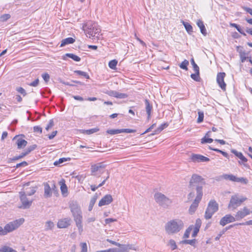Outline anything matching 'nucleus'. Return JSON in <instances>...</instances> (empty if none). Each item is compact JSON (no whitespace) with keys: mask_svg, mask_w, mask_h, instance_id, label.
I'll return each instance as SVG.
<instances>
[{"mask_svg":"<svg viewBox=\"0 0 252 252\" xmlns=\"http://www.w3.org/2000/svg\"><path fill=\"white\" fill-rule=\"evenodd\" d=\"M181 22L184 26L187 32L189 34H191L193 32L192 26L189 23L185 22L184 21H182Z\"/></svg>","mask_w":252,"mask_h":252,"instance_id":"c756f323","label":"nucleus"},{"mask_svg":"<svg viewBox=\"0 0 252 252\" xmlns=\"http://www.w3.org/2000/svg\"><path fill=\"white\" fill-rule=\"evenodd\" d=\"M10 18V15L8 14H5L0 17L1 22H5Z\"/></svg>","mask_w":252,"mask_h":252,"instance_id":"de8ad7c7","label":"nucleus"},{"mask_svg":"<svg viewBox=\"0 0 252 252\" xmlns=\"http://www.w3.org/2000/svg\"><path fill=\"white\" fill-rule=\"evenodd\" d=\"M198 118L197 119V123H200L202 122H203V121L204 113L203 112L199 111L198 112Z\"/></svg>","mask_w":252,"mask_h":252,"instance_id":"a18cd8bd","label":"nucleus"},{"mask_svg":"<svg viewBox=\"0 0 252 252\" xmlns=\"http://www.w3.org/2000/svg\"><path fill=\"white\" fill-rule=\"evenodd\" d=\"M118 61L116 60H113L109 62L108 63L109 67L112 69H115L116 68V65L117 64Z\"/></svg>","mask_w":252,"mask_h":252,"instance_id":"58836bf2","label":"nucleus"},{"mask_svg":"<svg viewBox=\"0 0 252 252\" xmlns=\"http://www.w3.org/2000/svg\"><path fill=\"white\" fill-rule=\"evenodd\" d=\"M107 177L102 181V182L98 185L99 188L102 186L105 183L106 181L108 180V179L109 178V172L107 171Z\"/></svg>","mask_w":252,"mask_h":252,"instance_id":"0e129e2a","label":"nucleus"},{"mask_svg":"<svg viewBox=\"0 0 252 252\" xmlns=\"http://www.w3.org/2000/svg\"><path fill=\"white\" fill-rule=\"evenodd\" d=\"M55 224L52 221L49 220L45 222V229L46 230H52L54 227Z\"/></svg>","mask_w":252,"mask_h":252,"instance_id":"2f4dec72","label":"nucleus"},{"mask_svg":"<svg viewBox=\"0 0 252 252\" xmlns=\"http://www.w3.org/2000/svg\"><path fill=\"white\" fill-rule=\"evenodd\" d=\"M69 208L72 213L74 220L78 228L79 233L81 234L83 231L82 211L79 205L76 202L72 201L69 204Z\"/></svg>","mask_w":252,"mask_h":252,"instance_id":"f03ea898","label":"nucleus"},{"mask_svg":"<svg viewBox=\"0 0 252 252\" xmlns=\"http://www.w3.org/2000/svg\"><path fill=\"white\" fill-rule=\"evenodd\" d=\"M145 102L146 105V111L147 112V114H148V119L149 120L150 118L151 110L152 109L153 107L152 105L150 104L149 101L148 100L146 99Z\"/></svg>","mask_w":252,"mask_h":252,"instance_id":"b1692460","label":"nucleus"},{"mask_svg":"<svg viewBox=\"0 0 252 252\" xmlns=\"http://www.w3.org/2000/svg\"><path fill=\"white\" fill-rule=\"evenodd\" d=\"M113 201V198L111 195L106 194L99 201L98 206L101 207L108 205Z\"/></svg>","mask_w":252,"mask_h":252,"instance_id":"a211bd4d","label":"nucleus"},{"mask_svg":"<svg viewBox=\"0 0 252 252\" xmlns=\"http://www.w3.org/2000/svg\"><path fill=\"white\" fill-rule=\"evenodd\" d=\"M196 24L198 26V27L200 28L201 33L204 36H206L207 35V32L205 27L202 21H201V20H198L196 22Z\"/></svg>","mask_w":252,"mask_h":252,"instance_id":"5701e85b","label":"nucleus"},{"mask_svg":"<svg viewBox=\"0 0 252 252\" xmlns=\"http://www.w3.org/2000/svg\"><path fill=\"white\" fill-rule=\"evenodd\" d=\"M195 195H196V196H195V198L194 200V201L191 204V205H190V206L189 209V213L190 215H192L194 213V212H195V211L196 210V209L198 206V204H199V202L201 200L203 195H202V193H201L200 189H197V194H195Z\"/></svg>","mask_w":252,"mask_h":252,"instance_id":"9b49d317","label":"nucleus"},{"mask_svg":"<svg viewBox=\"0 0 252 252\" xmlns=\"http://www.w3.org/2000/svg\"><path fill=\"white\" fill-rule=\"evenodd\" d=\"M69 160H70V158H61L58 160L55 161L54 164L56 166H60V164H62V163L67 161Z\"/></svg>","mask_w":252,"mask_h":252,"instance_id":"c9c22d12","label":"nucleus"},{"mask_svg":"<svg viewBox=\"0 0 252 252\" xmlns=\"http://www.w3.org/2000/svg\"><path fill=\"white\" fill-rule=\"evenodd\" d=\"M75 42V39L72 37H68L63 39L61 43V47H63L65 45L71 44Z\"/></svg>","mask_w":252,"mask_h":252,"instance_id":"393cba45","label":"nucleus"},{"mask_svg":"<svg viewBox=\"0 0 252 252\" xmlns=\"http://www.w3.org/2000/svg\"><path fill=\"white\" fill-rule=\"evenodd\" d=\"M36 189H37V187L36 186L32 187L30 188V190L29 191H26V194L28 195H30V196L32 195L33 194H34V193L36 192Z\"/></svg>","mask_w":252,"mask_h":252,"instance_id":"37998d69","label":"nucleus"},{"mask_svg":"<svg viewBox=\"0 0 252 252\" xmlns=\"http://www.w3.org/2000/svg\"><path fill=\"white\" fill-rule=\"evenodd\" d=\"M19 195L22 203V205L19 208L23 209L29 208L32 204V200L28 199L27 197V194L24 191L20 192Z\"/></svg>","mask_w":252,"mask_h":252,"instance_id":"f8f14e48","label":"nucleus"},{"mask_svg":"<svg viewBox=\"0 0 252 252\" xmlns=\"http://www.w3.org/2000/svg\"><path fill=\"white\" fill-rule=\"evenodd\" d=\"M201 220L200 219H197L196 220V222H195V224L193 225H191L190 226H192V228L193 227H195V228H197L198 229H200V226L201 225Z\"/></svg>","mask_w":252,"mask_h":252,"instance_id":"09e8293b","label":"nucleus"},{"mask_svg":"<svg viewBox=\"0 0 252 252\" xmlns=\"http://www.w3.org/2000/svg\"><path fill=\"white\" fill-rule=\"evenodd\" d=\"M86 177V176L85 174H82V175H78V176H76L75 178L76 179H77V180L79 182L82 183Z\"/></svg>","mask_w":252,"mask_h":252,"instance_id":"864d4df0","label":"nucleus"},{"mask_svg":"<svg viewBox=\"0 0 252 252\" xmlns=\"http://www.w3.org/2000/svg\"><path fill=\"white\" fill-rule=\"evenodd\" d=\"M190 159L194 162H207L210 160L207 157L201 155L192 154L190 156Z\"/></svg>","mask_w":252,"mask_h":252,"instance_id":"2eb2a0df","label":"nucleus"},{"mask_svg":"<svg viewBox=\"0 0 252 252\" xmlns=\"http://www.w3.org/2000/svg\"><path fill=\"white\" fill-rule=\"evenodd\" d=\"M107 133L111 135H114L122 133L121 129H109L107 130Z\"/></svg>","mask_w":252,"mask_h":252,"instance_id":"79ce46f5","label":"nucleus"},{"mask_svg":"<svg viewBox=\"0 0 252 252\" xmlns=\"http://www.w3.org/2000/svg\"><path fill=\"white\" fill-rule=\"evenodd\" d=\"M250 210L247 207H244L236 213L235 217L236 220H240L250 215Z\"/></svg>","mask_w":252,"mask_h":252,"instance_id":"ddd939ff","label":"nucleus"},{"mask_svg":"<svg viewBox=\"0 0 252 252\" xmlns=\"http://www.w3.org/2000/svg\"><path fill=\"white\" fill-rule=\"evenodd\" d=\"M44 197L45 198L51 197L53 192L57 191L56 187L54 183L49 184V183H44Z\"/></svg>","mask_w":252,"mask_h":252,"instance_id":"1a4fd4ad","label":"nucleus"},{"mask_svg":"<svg viewBox=\"0 0 252 252\" xmlns=\"http://www.w3.org/2000/svg\"><path fill=\"white\" fill-rule=\"evenodd\" d=\"M116 221H117L116 219H113V218H108V219H106L105 220V222L106 224H108L111 222H113Z\"/></svg>","mask_w":252,"mask_h":252,"instance_id":"69168bd1","label":"nucleus"},{"mask_svg":"<svg viewBox=\"0 0 252 252\" xmlns=\"http://www.w3.org/2000/svg\"><path fill=\"white\" fill-rule=\"evenodd\" d=\"M218 209L219 205L216 201L214 200L210 201L205 211V218L207 220L211 219L213 214L218 210Z\"/></svg>","mask_w":252,"mask_h":252,"instance_id":"6e6552de","label":"nucleus"},{"mask_svg":"<svg viewBox=\"0 0 252 252\" xmlns=\"http://www.w3.org/2000/svg\"><path fill=\"white\" fill-rule=\"evenodd\" d=\"M42 77L43 79H44V80L46 82H48L49 79H50V76H49V75L48 73H46L43 74L42 75Z\"/></svg>","mask_w":252,"mask_h":252,"instance_id":"bf43d9fd","label":"nucleus"},{"mask_svg":"<svg viewBox=\"0 0 252 252\" xmlns=\"http://www.w3.org/2000/svg\"><path fill=\"white\" fill-rule=\"evenodd\" d=\"M74 73L77 74L79 75L84 76L87 79L90 78L89 75L85 72L81 70H75L74 71Z\"/></svg>","mask_w":252,"mask_h":252,"instance_id":"a19ab883","label":"nucleus"},{"mask_svg":"<svg viewBox=\"0 0 252 252\" xmlns=\"http://www.w3.org/2000/svg\"><path fill=\"white\" fill-rule=\"evenodd\" d=\"M240 58H241V62L242 63H244L245 62V61L246 60V57L245 53L244 52H240Z\"/></svg>","mask_w":252,"mask_h":252,"instance_id":"13d9d810","label":"nucleus"},{"mask_svg":"<svg viewBox=\"0 0 252 252\" xmlns=\"http://www.w3.org/2000/svg\"><path fill=\"white\" fill-rule=\"evenodd\" d=\"M54 126V122L53 120L51 119L50 120L49 124H48L47 126L46 127L45 129L47 131L49 130L50 129H51Z\"/></svg>","mask_w":252,"mask_h":252,"instance_id":"4d7b16f0","label":"nucleus"},{"mask_svg":"<svg viewBox=\"0 0 252 252\" xmlns=\"http://www.w3.org/2000/svg\"><path fill=\"white\" fill-rule=\"evenodd\" d=\"M192 230H193V232L192 234V237H195L199 231V229H198V228H195V227H193V229Z\"/></svg>","mask_w":252,"mask_h":252,"instance_id":"680f3d73","label":"nucleus"},{"mask_svg":"<svg viewBox=\"0 0 252 252\" xmlns=\"http://www.w3.org/2000/svg\"><path fill=\"white\" fill-rule=\"evenodd\" d=\"M168 125L167 123H164L161 125L155 131V132L152 133V135H153L156 134H158L160 133L162 130L168 126Z\"/></svg>","mask_w":252,"mask_h":252,"instance_id":"7c9ffc66","label":"nucleus"},{"mask_svg":"<svg viewBox=\"0 0 252 252\" xmlns=\"http://www.w3.org/2000/svg\"><path fill=\"white\" fill-rule=\"evenodd\" d=\"M205 184V181L201 176L196 174L192 176L189 181V188L190 189V192L188 194V199L191 200L197 194V189H200L202 195H203V185Z\"/></svg>","mask_w":252,"mask_h":252,"instance_id":"f257e3e1","label":"nucleus"},{"mask_svg":"<svg viewBox=\"0 0 252 252\" xmlns=\"http://www.w3.org/2000/svg\"><path fill=\"white\" fill-rule=\"evenodd\" d=\"M192 230V226H189L185 231L183 236L184 238H188L189 237L191 231Z\"/></svg>","mask_w":252,"mask_h":252,"instance_id":"ea45409f","label":"nucleus"},{"mask_svg":"<svg viewBox=\"0 0 252 252\" xmlns=\"http://www.w3.org/2000/svg\"><path fill=\"white\" fill-rule=\"evenodd\" d=\"M122 133L126 132V133H133L135 131V130L129 129V128H125L121 129Z\"/></svg>","mask_w":252,"mask_h":252,"instance_id":"052dcab7","label":"nucleus"},{"mask_svg":"<svg viewBox=\"0 0 252 252\" xmlns=\"http://www.w3.org/2000/svg\"><path fill=\"white\" fill-rule=\"evenodd\" d=\"M209 148L213 151H216V152L221 153L224 157H225L226 158H228V155L226 152H224L222 151H221V150L217 149L211 148L210 147H209Z\"/></svg>","mask_w":252,"mask_h":252,"instance_id":"3c124183","label":"nucleus"},{"mask_svg":"<svg viewBox=\"0 0 252 252\" xmlns=\"http://www.w3.org/2000/svg\"><path fill=\"white\" fill-rule=\"evenodd\" d=\"M184 226V222L181 220L174 219L168 221L165 224L164 228L167 234L172 235L180 232Z\"/></svg>","mask_w":252,"mask_h":252,"instance_id":"7ed1b4c3","label":"nucleus"},{"mask_svg":"<svg viewBox=\"0 0 252 252\" xmlns=\"http://www.w3.org/2000/svg\"><path fill=\"white\" fill-rule=\"evenodd\" d=\"M38 83L39 80L38 79H36L35 81L29 84V85L32 87H36L38 85Z\"/></svg>","mask_w":252,"mask_h":252,"instance_id":"338daca9","label":"nucleus"},{"mask_svg":"<svg viewBox=\"0 0 252 252\" xmlns=\"http://www.w3.org/2000/svg\"><path fill=\"white\" fill-rule=\"evenodd\" d=\"M35 148V145H33L32 146H31L29 147L26 151V152L27 153V154H29L31 151L33 150Z\"/></svg>","mask_w":252,"mask_h":252,"instance_id":"774afa93","label":"nucleus"},{"mask_svg":"<svg viewBox=\"0 0 252 252\" xmlns=\"http://www.w3.org/2000/svg\"><path fill=\"white\" fill-rule=\"evenodd\" d=\"M236 182H240V183H242L244 184H247L248 183V180L247 179L245 178H243V177H241V178H238V177H237L236 178Z\"/></svg>","mask_w":252,"mask_h":252,"instance_id":"49530a36","label":"nucleus"},{"mask_svg":"<svg viewBox=\"0 0 252 252\" xmlns=\"http://www.w3.org/2000/svg\"><path fill=\"white\" fill-rule=\"evenodd\" d=\"M16 91L20 93L21 94H23V96H25L27 94L26 92V91L24 89H23V88L22 87H18L16 88Z\"/></svg>","mask_w":252,"mask_h":252,"instance_id":"6e6d98bb","label":"nucleus"},{"mask_svg":"<svg viewBox=\"0 0 252 252\" xmlns=\"http://www.w3.org/2000/svg\"><path fill=\"white\" fill-rule=\"evenodd\" d=\"M167 245L170 247L172 250H174L177 248V246L175 241L173 239H170L167 244Z\"/></svg>","mask_w":252,"mask_h":252,"instance_id":"f704fd0d","label":"nucleus"},{"mask_svg":"<svg viewBox=\"0 0 252 252\" xmlns=\"http://www.w3.org/2000/svg\"><path fill=\"white\" fill-rule=\"evenodd\" d=\"M15 139H17L16 144L18 149H22L27 144V141L21 138H19L18 136H16L14 137L13 140Z\"/></svg>","mask_w":252,"mask_h":252,"instance_id":"412c9836","label":"nucleus"},{"mask_svg":"<svg viewBox=\"0 0 252 252\" xmlns=\"http://www.w3.org/2000/svg\"><path fill=\"white\" fill-rule=\"evenodd\" d=\"M223 177L225 180H228L233 182H236V181L237 177L232 174H224Z\"/></svg>","mask_w":252,"mask_h":252,"instance_id":"72a5a7b5","label":"nucleus"},{"mask_svg":"<svg viewBox=\"0 0 252 252\" xmlns=\"http://www.w3.org/2000/svg\"><path fill=\"white\" fill-rule=\"evenodd\" d=\"M236 220L235 217L230 214L226 215L220 220V225L224 226L228 223L232 222Z\"/></svg>","mask_w":252,"mask_h":252,"instance_id":"f3484780","label":"nucleus"},{"mask_svg":"<svg viewBox=\"0 0 252 252\" xmlns=\"http://www.w3.org/2000/svg\"><path fill=\"white\" fill-rule=\"evenodd\" d=\"M231 152L240 158L243 162H246L247 161V158L243 156L242 153L239 152L235 150H232Z\"/></svg>","mask_w":252,"mask_h":252,"instance_id":"bb28decb","label":"nucleus"},{"mask_svg":"<svg viewBox=\"0 0 252 252\" xmlns=\"http://www.w3.org/2000/svg\"><path fill=\"white\" fill-rule=\"evenodd\" d=\"M98 130H99V129L97 127H95V128H92L90 129H88V130H84V129L80 130V131L82 133L90 135L94 133L97 132Z\"/></svg>","mask_w":252,"mask_h":252,"instance_id":"cd10ccee","label":"nucleus"},{"mask_svg":"<svg viewBox=\"0 0 252 252\" xmlns=\"http://www.w3.org/2000/svg\"><path fill=\"white\" fill-rule=\"evenodd\" d=\"M34 132H37L40 133H42V128L40 126H35L33 127Z\"/></svg>","mask_w":252,"mask_h":252,"instance_id":"e2e57ef3","label":"nucleus"},{"mask_svg":"<svg viewBox=\"0 0 252 252\" xmlns=\"http://www.w3.org/2000/svg\"><path fill=\"white\" fill-rule=\"evenodd\" d=\"M156 202L164 208H168L172 203L171 199L161 192H157L154 195Z\"/></svg>","mask_w":252,"mask_h":252,"instance_id":"39448f33","label":"nucleus"},{"mask_svg":"<svg viewBox=\"0 0 252 252\" xmlns=\"http://www.w3.org/2000/svg\"><path fill=\"white\" fill-rule=\"evenodd\" d=\"M225 73L224 72H220L218 74L217 77V82L221 89L225 91L226 90V84L224 81Z\"/></svg>","mask_w":252,"mask_h":252,"instance_id":"4468645a","label":"nucleus"},{"mask_svg":"<svg viewBox=\"0 0 252 252\" xmlns=\"http://www.w3.org/2000/svg\"><path fill=\"white\" fill-rule=\"evenodd\" d=\"M0 252H17L16 250L13 249L6 245H4L0 248Z\"/></svg>","mask_w":252,"mask_h":252,"instance_id":"c85d7f7f","label":"nucleus"},{"mask_svg":"<svg viewBox=\"0 0 252 252\" xmlns=\"http://www.w3.org/2000/svg\"><path fill=\"white\" fill-rule=\"evenodd\" d=\"M118 252H128L130 250H136L134 246L132 244H121L119 243L118 246Z\"/></svg>","mask_w":252,"mask_h":252,"instance_id":"6ab92c4d","label":"nucleus"},{"mask_svg":"<svg viewBox=\"0 0 252 252\" xmlns=\"http://www.w3.org/2000/svg\"><path fill=\"white\" fill-rule=\"evenodd\" d=\"M66 57H68L76 62H79L81 60L80 58L74 54L71 53H67L65 54Z\"/></svg>","mask_w":252,"mask_h":252,"instance_id":"e433bc0d","label":"nucleus"},{"mask_svg":"<svg viewBox=\"0 0 252 252\" xmlns=\"http://www.w3.org/2000/svg\"><path fill=\"white\" fill-rule=\"evenodd\" d=\"M98 196L97 194H95L92 198L90 202L89 206L88 207V210L89 211H91L93 209V208L97 200Z\"/></svg>","mask_w":252,"mask_h":252,"instance_id":"a878e982","label":"nucleus"},{"mask_svg":"<svg viewBox=\"0 0 252 252\" xmlns=\"http://www.w3.org/2000/svg\"><path fill=\"white\" fill-rule=\"evenodd\" d=\"M213 140L212 138H210L209 137H204L201 139V143H212L213 142Z\"/></svg>","mask_w":252,"mask_h":252,"instance_id":"603ef678","label":"nucleus"},{"mask_svg":"<svg viewBox=\"0 0 252 252\" xmlns=\"http://www.w3.org/2000/svg\"><path fill=\"white\" fill-rule=\"evenodd\" d=\"M59 184L61 186V190L62 193V195L63 196H66L67 195V188L65 183V181L64 179H62L59 182Z\"/></svg>","mask_w":252,"mask_h":252,"instance_id":"4be33fe9","label":"nucleus"},{"mask_svg":"<svg viewBox=\"0 0 252 252\" xmlns=\"http://www.w3.org/2000/svg\"><path fill=\"white\" fill-rule=\"evenodd\" d=\"M105 167V166L102 163L92 165L91 167V175L96 177H100L103 173Z\"/></svg>","mask_w":252,"mask_h":252,"instance_id":"9d476101","label":"nucleus"},{"mask_svg":"<svg viewBox=\"0 0 252 252\" xmlns=\"http://www.w3.org/2000/svg\"><path fill=\"white\" fill-rule=\"evenodd\" d=\"M83 30L89 38L94 37L96 34L98 35L101 31L97 24L91 21H88L83 25Z\"/></svg>","mask_w":252,"mask_h":252,"instance_id":"20e7f679","label":"nucleus"},{"mask_svg":"<svg viewBox=\"0 0 252 252\" xmlns=\"http://www.w3.org/2000/svg\"><path fill=\"white\" fill-rule=\"evenodd\" d=\"M189 64V62L188 60H185L179 66L181 68L188 70V65Z\"/></svg>","mask_w":252,"mask_h":252,"instance_id":"4c0bfd02","label":"nucleus"},{"mask_svg":"<svg viewBox=\"0 0 252 252\" xmlns=\"http://www.w3.org/2000/svg\"><path fill=\"white\" fill-rule=\"evenodd\" d=\"M81 251L80 252H87V245L86 243H81L80 244Z\"/></svg>","mask_w":252,"mask_h":252,"instance_id":"5fc2aeb1","label":"nucleus"},{"mask_svg":"<svg viewBox=\"0 0 252 252\" xmlns=\"http://www.w3.org/2000/svg\"><path fill=\"white\" fill-rule=\"evenodd\" d=\"M191 77L192 79L196 81H200V77H199V70L198 72H195V73L192 74L191 75Z\"/></svg>","mask_w":252,"mask_h":252,"instance_id":"c03bdc74","label":"nucleus"},{"mask_svg":"<svg viewBox=\"0 0 252 252\" xmlns=\"http://www.w3.org/2000/svg\"><path fill=\"white\" fill-rule=\"evenodd\" d=\"M196 240L195 239L192 240H184L181 241V244H189L191 246H194Z\"/></svg>","mask_w":252,"mask_h":252,"instance_id":"473e14b6","label":"nucleus"},{"mask_svg":"<svg viewBox=\"0 0 252 252\" xmlns=\"http://www.w3.org/2000/svg\"><path fill=\"white\" fill-rule=\"evenodd\" d=\"M247 199L246 197L239 196L238 194L232 195L228 204V208L233 210L235 209Z\"/></svg>","mask_w":252,"mask_h":252,"instance_id":"423d86ee","label":"nucleus"},{"mask_svg":"<svg viewBox=\"0 0 252 252\" xmlns=\"http://www.w3.org/2000/svg\"><path fill=\"white\" fill-rule=\"evenodd\" d=\"M24 222V219L22 218L7 223L4 227L5 235L17 229Z\"/></svg>","mask_w":252,"mask_h":252,"instance_id":"0eeeda50","label":"nucleus"},{"mask_svg":"<svg viewBox=\"0 0 252 252\" xmlns=\"http://www.w3.org/2000/svg\"><path fill=\"white\" fill-rule=\"evenodd\" d=\"M71 224V219L69 218L61 219L57 223V227L59 228H65L68 227Z\"/></svg>","mask_w":252,"mask_h":252,"instance_id":"dca6fc26","label":"nucleus"},{"mask_svg":"<svg viewBox=\"0 0 252 252\" xmlns=\"http://www.w3.org/2000/svg\"><path fill=\"white\" fill-rule=\"evenodd\" d=\"M109 96H114L116 98H125L127 95L126 94L119 93V92L115 91H109L105 93Z\"/></svg>","mask_w":252,"mask_h":252,"instance_id":"aec40b11","label":"nucleus"},{"mask_svg":"<svg viewBox=\"0 0 252 252\" xmlns=\"http://www.w3.org/2000/svg\"><path fill=\"white\" fill-rule=\"evenodd\" d=\"M191 63L193 66V70L195 72H198V70H199V67L198 65L195 63L194 59L192 58L191 59Z\"/></svg>","mask_w":252,"mask_h":252,"instance_id":"8fccbe9b","label":"nucleus"}]
</instances>
